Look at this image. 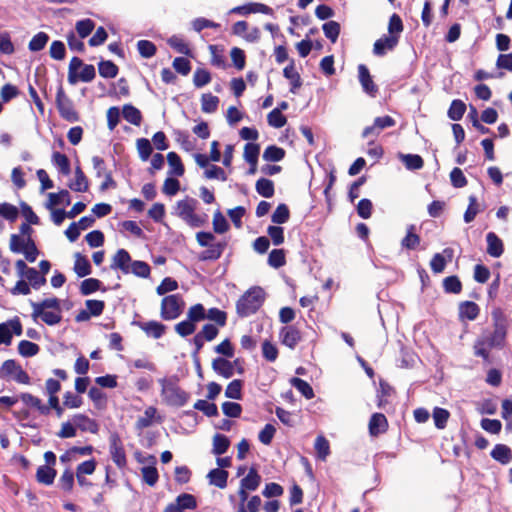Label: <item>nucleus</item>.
<instances>
[{"label": "nucleus", "mask_w": 512, "mask_h": 512, "mask_svg": "<svg viewBox=\"0 0 512 512\" xmlns=\"http://www.w3.org/2000/svg\"><path fill=\"white\" fill-rule=\"evenodd\" d=\"M167 161L172 170L169 172L172 175L181 177L185 173V168L180 156L176 152H169L167 154Z\"/></svg>", "instance_id": "c9c22d12"}, {"label": "nucleus", "mask_w": 512, "mask_h": 512, "mask_svg": "<svg viewBox=\"0 0 512 512\" xmlns=\"http://www.w3.org/2000/svg\"><path fill=\"white\" fill-rule=\"evenodd\" d=\"M73 422L75 426L82 432H90L97 434L99 431V425L95 419L88 417L85 414L79 413L73 416Z\"/></svg>", "instance_id": "4468645a"}, {"label": "nucleus", "mask_w": 512, "mask_h": 512, "mask_svg": "<svg viewBox=\"0 0 512 512\" xmlns=\"http://www.w3.org/2000/svg\"><path fill=\"white\" fill-rule=\"evenodd\" d=\"M83 405V398L77 393L67 391L63 395V406L69 409L80 408Z\"/></svg>", "instance_id": "e2e57ef3"}, {"label": "nucleus", "mask_w": 512, "mask_h": 512, "mask_svg": "<svg viewBox=\"0 0 512 512\" xmlns=\"http://www.w3.org/2000/svg\"><path fill=\"white\" fill-rule=\"evenodd\" d=\"M228 476L229 473L220 468L210 470L207 475L210 484H213L220 489H224L227 486Z\"/></svg>", "instance_id": "393cba45"}, {"label": "nucleus", "mask_w": 512, "mask_h": 512, "mask_svg": "<svg viewBox=\"0 0 512 512\" xmlns=\"http://www.w3.org/2000/svg\"><path fill=\"white\" fill-rule=\"evenodd\" d=\"M156 415H157L156 407H154V406L147 407L144 411V415L140 416L137 419V421L135 423V429L142 431L143 429L150 427L154 421L161 422V420H162L161 417L158 416L156 418Z\"/></svg>", "instance_id": "6ab92c4d"}, {"label": "nucleus", "mask_w": 512, "mask_h": 512, "mask_svg": "<svg viewBox=\"0 0 512 512\" xmlns=\"http://www.w3.org/2000/svg\"><path fill=\"white\" fill-rule=\"evenodd\" d=\"M291 385L296 388L306 399H312L314 397V391L311 385L298 377H293L290 380Z\"/></svg>", "instance_id": "79ce46f5"}, {"label": "nucleus", "mask_w": 512, "mask_h": 512, "mask_svg": "<svg viewBox=\"0 0 512 512\" xmlns=\"http://www.w3.org/2000/svg\"><path fill=\"white\" fill-rule=\"evenodd\" d=\"M487 253L492 257H500L503 253V243L501 239L494 233L489 232L486 235Z\"/></svg>", "instance_id": "5701e85b"}, {"label": "nucleus", "mask_w": 512, "mask_h": 512, "mask_svg": "<svg viewBox=\"0 0 512 512\" xmlns=\"http://www.w3.org/2000/svg\"><path fill=\"white\" fill-rule=\"evenodd\" d=\"M55 104L60 117L65 121L74 123L80 120L79 113L75 109L73 101L65 93L62 85L57 89Z\"/></svg>", "instance_id": "423d86ee"}, {"label": "nucleus", "mask_w": 512, "mask_h": 512, "mask_svg": "<svg viewBox=\"0 0 512 512\" xmlns=\"http://www.w3.org/2000/svg\"><path fill=\"white\" fill-rule=\"evenodd\" d=\"M491 457L501 464H508L512 460V451L507 445L497 444L491 451Z\"/></svg>", "instance_id": "c85d7f7f"}, {"label": "nucleus", "mask_w": 512, "mask_h": 512, "mask_svg": "<svg viewBox=\"0 0 512 512\" xmlns=\"http://www.w3.org/2000/svg\"><path fill=\"white\" fill-rule=\"evenodd\" d=\"M20 399L26 406L37 409L42 415L49 414V407L43 405L41 399L32 395L31 393H21Z\"/></svg>", "instance_id": "a878e982"}, {"label": "nucleus", "mask_w": 512, "mask_h": 512, "mask_svg": "<svg viewBox=\"0 0 512 512\" xmlns=\"http://www.w3.org/2000/svg\"><path fill=\"white\" fill-rule=\"evenodd\" d=\"M359 81L363 90L371 97H375L378 93V87L374 83L367 66H359Z\"/></svg>", "instance_id": "f3484780"}, {"label": "nucleus", "mask_w": 512, "mask_h": 512, "mask_svg": "<svg viewBox=\"0 0 512 512\" xmlns=\"http://www.w3.org/2000/svg\"><path fill=\"white\" fill-rule=\"evenodd\" d=\"M232 13L247 15L250 13H263L267 15L273 14V9L262 3H249L242 6H237L231 10Z\"/></svg>", "instance_id": "a211bd4d"}, {"label": "nucleus", "mask_w": 512, "mask_h": 512, "mask_svg": "<svg viewBox=\"0 0 512 512\" xmlns=\"http://www.w3.org/2000/svg\"><path fill=\"white\" fill-rule=\"evenodd\" d=\"M75 261H74V272L80 278L88 276L92 272V267L86 256L81 253H75Z\"/></svg>", "instance_id": "4be33fe9"}, {"label": "nucleus", "mask_w": 512, "mask_h": 512, "mask_svg": "<svg viewBox=\"0 0 512 512\" xmlns=\"http://www.w3.org/2000/svg\"><path fill=\"white\" fill-rule=\"evenodd\" d=\"M281 344L293 350L302 341V333L295 325H286L279 331Z\"/></svg>", "instance_id": "9d476101"}, {"label": "nucleus", "mask_w": 512, "mask_h": 512, "mask_svg": "<svg viewBox=\"0 0 512 512\" xmlns=\"http://www.w3.org/2000/svg\"><path fill=\"white\" fill-rule=\"evenodd\" d=\"M197 206L198 201L195 198L186 196L184 199L177 201L175 214L190 227H201L206 223V215L197 214L195 212Z\"/></svg>", "instance_id": "7ed1b4c3"}, {"label": "nucleus", "mask_w": 512, "mask_h": 512, "mask_svg": "<svg viewBox=\"0 0 512 512\" xmlns=\"http://www.w3.org/2000/svg\"><path fill=\"white\" fill-rule=\"evenodd\" d=\"M211 54V64H225L226 50L223 45L211 44L208 46Z\"/></svg>", "instance_id": "09e8293b"}, {"label": "nucleus", "mask_w": 512, "mask_h": 512, "mask_svg": "<svg viewBox=\"0 0 512 512\" xmlns=\"http://www.w3.org/2000/svg\"><path fill=\"white\" fill-rule=\"evenodd\" d=\"M95 75V66H69L68 82L71 85H75L79 81L91 82Z\"/></svg>", "instance_id": "1a4fd4ad"}, {"label": "nucleus", "mask_w": 512, "mask_h": 512, "mask_svg": "<svg viewBox=\"0 0 512 512\" xmlns=\"http://www.w3.org/2000/svg\"><path fill=\"white\" fill-rule=\"evenodd\" d=\"M283 73H284V76L290 80V83H291L290 92L296 93V90L299 89L302 85L300 73L296 69V66H285Z\"/></svg>", "instance_id": "e433bc0d"}, {"label": "nucleus", "mask_w": 512, "mask_h": 512, "mask_svg": "<svg viewBox=\"0 0 512 512\" xmlns=\"http://www.w3.org/2000/svg\"><path fill=\"white\" fill-rule=\"evenodd\" d=\"M261 483V476L255 467H251L248 474L242 478L240 485L250 491H255Z\"/></svg>", "instance_id": "cd10ccee"}, {"label": "nucleus", "mask_w": 512, "mask_h": 512, "mask_svg": "<svg viewBox=\"0 0 512 512\" xmlns=\"http://www.w3.org/2000/svg\"><path fill=\"white\" fill-rule=\"evenodd\" d=\"M24 277L28 280L29 285L36 290L46 284V277L33 267L28 269Z\"/></svg>", "instance_id": "a19ab883"}, {"label": "nucleus", "mask_w": 512, "mask_h": 512, "mask_svg": "<svg viewBox=\"0 0 512 512\" xmlns=\"http://www.w3.org/2000/svg\"><path fill=\"white\" fill-rule=\"evenodd\" d=\"M151 268L148 263L140 260H135L131 263L130 273L141 278L149 277Z\"/></svg>", "instance_id": "0e129e2a"}, {"label": "nucleus", "mask_w": 512, "mask_h": 512, "mask_svg": "<svg viewBox=\"0 0 512 512\" xmlns=\"http://www.w3.org/2000/svg\"><path fill=\"white\" fill-rule=\"evenodd\" d=\"M267 122L271 127L282 128L286 125L287 118L280 113V109H273L267 115Z\"/></svg>", "instance_id": "052dcab7"}, {"label": "nucleus", "mask_w": 512, "mask_h": 512, "mask_svg": "<svg viewBox=\"0 0 512 512\" xmlns=\"http://www.w3.org/2000/svg\"><path fill=\"white\" fill-rule=\"evenodd\" d=\"M479 314V307L472 301L462 302L459 305V316L460 318L467 320H474Z\"/></svg>", "instance_id": "c756f323"}, {"label": "nucleus", "mask_w": 512, "mask_h": 512, "mask_svg": "<svg viewBox=\"0 0 512 512\" xmlns=\"http://www.w3.org/2000/svg\"><path fill=\"white\" fill-rule=\"evenodd\" d=\"M95 28L93 20L87 18L76 22L75 29L80 38L89 36Z\"/></svg>", "instance_id": "bf43d9fd"}, {"label": "nucleus", "mask_w": 512, "mask_h": 512, "mask_svg": "<svg viewBox=\"0 0 512 512\" xmlns=\"http://www.w3.org/2000/svg\"><path fill=\"white\" fill-rule=\"evenodd\" d=\"M132 259L127 250L121 248L118 249L115 255L112 258V263L110 265L111 269H119L124 274L130 273V266L132 263Z\"/></svg>", "instance_id": "f8f14e48"}, {"label": "nucleus", "mask_w": 512, "mask_h": 512, "mask_svg": "<svg viewBox=\"0 0 512 512\" xmlns=\"http://www.w3.org/2000/svg\"><path fill=\"white\" fill-rule=\"evenodd\" d=\"M324 35L332 42L335 43L340 34V24L336 21H328L322 26Z\"/></svg>", "instance_id": "864d4df0"}, {"label": "nucleus", "mask_w": 512, "mask_h": 512, "mask_svg": "<svg viewBox=\"0 0 512 512\" xmlns=\"http://www.w3.org/2000/svg\"><path fill=\"white\" fill-rule=\"evenodd\" d=\"M290 218V210L284 203L279 204L271 216V221L281 225L286 223Z\"/></svg>", "instance_id": "de8ad7c7"}, {"label": "nucleus", "mask_w": 512, "mask_h": 512, "mask_svg": "<svg viewBox=\"0 0 512 512\" xmlns=\"http://www.w3.org/2000/svg\"><path fill=\"white\" fill-rule=\"evenodd\" d=\"M265 300L261 287H252L246 291L236 303L237 314L240 317H248L256 313Z\"/></svg>", "instance_id": "20e7f679"}, {"label": "nucleus", "mask_w": 512, "mask_h": 512, "mask_svg": "<svg viewBox=\"0 0 512 512\" xmlns=\"http://www.w3.org/2000/svg\"><path fill=\"white\" fill-rule=\"evenodd\" d=\"M403 29L404 27L401 17L398 14L394 13L389 19L388 35L398 37L399 39Z\"/></svg>", "instance_id": "69168bd1"}, {"label": "nucleus", "mask_w": 512, "mask_h": 512, "mask_svg": "<svg viewBox=\"0 0 512 512\" xmlns=\"http://www.w3.org/2000/svg\"><path fill=\"white\" fill-rule=\"evenodd\" d=\"M226 246H227L226 241L217 242V243L208 245L207 246L208 248L199 254V260L200 261H216V260H218L222 256Z\"/></svg>", "instance_id": "2eb2a0df"}, {"label": "nucleus", "mask_w": 512, "mask_h": 512, "mask_svg": "<svg viewBox=\"0 0 512 512\" xmlns=\"http://www.w3.org/2000/svg\"><path fill=\"white\" fill-rule=\"evenodd\" d=\"M219 105V98L211 93H205L201 96V110L204 113H214Z\"/></svg>", "instance_id": "ea45409f"}, {"label": "nucleus", "mask_w": 512, "mask_h": 512, "mask_svg": "<svg viewBox=\"0 0 512 512\" xmlns=\"http://www.w3.org/2000/svg\"><path fill=\"white\" fill-rule=\"evenodd\" d=\"M150 459L152 460L153 465L142 467L141 474L143 481L147 485L153 487L158 482L159 474L157 468L155 467L156 458L154 456H150Z\"/></svg>", "instance_id": "bb28decb"}, {"label": "nucleus", "mask_w": 512, "mask_h": 512, "mask_svg": "<svg viewBox=\"0 0 512 512\" xmlns=\"http://www.w3.org/2000/svg\"><path fill=\"white\" fill-rule=\"evenodd\" d=\"M193 407L194 409L203 412L207 417H216L219 414L216 404L209 403L206 400H197Z\"/></svg>", "instance_id": "603ef678"}, {"label": "nucleus", "mask_w": 512, "mask_h": 512, "mask_svg": "<svg viewBox=\"0 0 512 512\" xmlns=\"http://www.w3.org/2000/svg\"><path fill=\"white\" fill-rule=\"evenodd\" d=\"M178 382L175 376L159 380L163 401L166 405L177 408L183 407L190 400V393L182 389Z\"/></svg>", "instance_id": "f03ea898"}, {"label": "nucleus", "mask_w": 512, "mask_h": 512, "mask_svg": "<svg viewBox=\"0 0 512 512\" xmlns=\"http://www.w3.org/2000/svg\"><path fill=\"white\" fill-rule=\"evenodd\" d=\"M139 327L148 335L155 339H159L165 333V325L157 321L140 322Z\"/></svg>", "instance_id": "b1692460"}, {"label": "nucleus", "mask_w": 512, "mask_h": 512, "mask_svg": "<svg viewBox=\"0 0 512 512\" xmlns=\"http://www.w3.org/2000/svg\"><path fill=\"white\" fill-rule=\"evenodd\" d=\"M230 447V440L224 434H215L213 437V448L212 453L220 456L227 452Z\"/></svg>", "instance_id": "72a5a7b5"}, {"label": "nucleus", "mask_w": 512, "mask_h": 512, "mask_svg": "<svg viewBox=\"0 0 512 512\" xmlns=\"http://www.w3.org/2000/svg\"><path fill=\"white\" fill-rule=\"evenodd\" d=\"M314 448L316 450L317 457L323 461L326 460L327 456L330 454L329 441L323 435L316 437Z\"/></svg>", "instance_id": "37998d69"}, {"label": "nucleus", "mask_w": 512, "mask_h": 512, "mask_svg": "<svg viewBox=\"0 0 512 512\" xmlns=\"http://www.w3.org/2000/svg\"><path fill=\"white\" fill-rule=\"evenodd\" d=\"M414 230V225H410L406 236L401 241V245L406 249L413 250L420 244V237Z\"/></svg>", "instance_id": "8fccbe9b"}, {"label": "nucleus", "mask_w": 512, "mask_h": 512, "mask_svg": "<svg viewBox=\"0 0 512 512\" xmlns=\"http://www.w3.org/2000/svg\"><path fill=\"white\" fill-rule=\"evenodd\" d=\"M242 386L243 382L240 379H235L231 381L226 389H225V396L227 398L236 399L239 400L242 398Z\"/></svg>", "instance_id": "6e6d98bb"}, {"label": "nucleus", "mask_w": 512, "mask_h": 512, "mask_svg": "<svg viewBox=\"0 0 512 512\" xmlns=\"http://www.w3.org/2000/svg\"><path fill=\"white\" fill-rule=\"evenodd\" d=\"M56 470L49 466H40L36 472V479L39 483L44 485H51L56 477Z\"/></svg>", "instance_id": "2f4dec72"}, {"label": "nucleus", "mask_w": 512, "mask_h": 512, "mask_svg": "<svg viewBox=\"0 0 512 512\" xmlns=\"http://www.w3.org/2000/svg\"><path fill=\"white\" fill-rule=\"evenodd\" d=\"M187 318H189L195 325L196 323L206 319V309L201 303H197L192 305L187 313Z\"/></svg>", "instance_id": "13d9d810"}, {"label": "nucleus", "mask_w": 512, "mask_h": 512, "mask_svg": "<svg viewBox=\"0 0 512 512\" xmlns=\"http://www.w3.org/2000/svg\"><path fill=\"white\" fill-rule=\"evenodd\" d=\"M136 147L139 157L142 161H147L153 152V147L147 138H139L136 141Z\"/></svg>", "instance_id": "4d7b16f0"}, {"label": "nucleus", "mask_w": 512, "mask_h": 512, "mask_svg": "<svg viewBox=\"0 0 512 512\" xmlns=\"http://www.w3.org/2000/svg\"><path fill=\"white\" fill-rule=\"evenodd\" d=\"M40 351L38 344L28 341L21 340L18 344V352L22 357H33Z\"/></svg>", "instance_id": "a18cd8bd"}, {"label": "nucleus", "mask_w": 512, "mask_h": 512, "mask_svg": "<svg viewBox=\"0 0 512 512\" xmlns=\"http://www.w3.org/2000/svg\"><path fill=\"white\" fill-rule=\"evenodd\" d=\"M206 319L213 321L218 327H224L227 323V313L219 308L213 307L206 311Z\"/></svg>", "instance_id": "c03bdc74"}, {"label": "nucleus", "mask_w": 512, "mask_h": 512, "mask_svg": "<svg viewBox=\"0 0 512 512\" xmlns=\"http://www.w3.org/2000/svg\"><path fill=\"white\" fill-rule=\"evenodd\" d=\"M268 264L278 269L286 264L285 251L283 249H273L268 256Z\"/></svg>", "instance_id": "5fc2aeb1"}, {"label": "nucleus", "mask_w": 512, "mask_h": 512, "mask_svg": "<svg viewBox=\"0 0 512 512\" xmlns=\"http://www.w3.org/2000/svg\"><path fill=\"white\" fill-rule=\"evenodd\" d=\"M32 318H40L46 325L54 326L62 321V308L57 297L45 298L40 302H31Z\"/></svg>", "instance_id": "f257e3e1"}, {"label": "nucleus", "mask_w": 512, "mask_h": 512, "mask_svg": "<svg viewBox=\"0 0 512 512\" xmlns=\"http://www.w3.org/2000/svg\"><path fill=\"white\" fill-rule=\"evenodd\" d=\"M123 117L129 123L139 126L142 122V114L138 108L131 104H125L122 109Z\"/></svg>", "instance_id": "473e14b6"}, {"label": "nucleus", "mask_w": 512, "mask_h": 512, "mask_svg": "<svg viewBox=\"0 0 512 512\" xmlns=\"http://www.w3.org/2000/svg\"><path fill=\"white\" fill-rule=\"evenodd\" d=\"M88 396L97 408L101 409L106 405V394L100 388L91 387L88 391Z\"/></svg>", "instance_id": "338daca9"}, {"label": "nucleus", "mask_w": 512, "mask_h": 512, "mask_svg": "<svg viewBox=\"0 0 512 512\" xmlns=\"http://www.w3.org/2000/svg\"><path fill=\"white\" fill-rule=\"evenodd\" d=\"M259 153V144L247 143L244 146V158L250 164V166H257Z\"/></svg>", "instance_id": "49530a36"}, {"label": "nucleus", "mask_w": 512, "mask_h": 512, "mask_svg": "<svg viewBox=\"0 0 512 512\" xmlns=\"http://www.w3.org/2000/svg\"><path fill=\"white\" fill-rule=\"evenodd\" d=\"M52 163L59 168L60 173L63 175L67 176L70 174V160L65 154L57 151L53 152Z\"/></svg>", "instance_id": "4c0bfd02"}, {"label": "nucleus", "mask_w": 512, "mask_h": 512, "mask_svg": "<svg viewBox=\"0 0 512 512\" xmlns=\"http://www.w3.org/2000/svg\"><path fill=\"white\" fill-rule=\"evenodd\" d=\"M68 187L75 192L88 191L89 181L80 165L75 167V179L68 183Z\"/></svg>", "instance_id": "412c9836"}, {"label": "nucleus", "mask_w": 512, "mask_h": 512, "mask_svg": "<svg viewBox=\"0 0 512 512\" xmlns=\"http://www.w3.org/2000/svg\"><path fill=\"white\" fill-rule=\"evenodd\" d=\"M20 365L13 359L5 360L0 367V378L7 379L15 376Z\"/></svg>", "instance_id": "680f3d73"}, {"label": "nucleus", "mask_w": 512, "mask_h": 512, "mask_svg": "<svg viewBox=\"0 0 512 512\" xmlns=\"http://www.w3.org/2000/svg\"><path fill=\"white\" fill-rule=\"evenodd\" d=\"M49 203L47 204V208L51 209L53 206L59 205L60 203H64L65 205H69L71 203L70 194L67 190L63 189L59 193H49Z\"/></svg>", "instance_id": "3c124183"}, {"label": "nucleus", "mask_w": 512, "mask_h": 512, "mask_svg": "<svg viewBox=\"0 0 512 512\" xmlns=\"http://www.w3.org/2000/svg\"><path fill=\"white\" fill-rule=\"evenodd\" d=\"M369 433L371 436H378L388 429V421L384 414L374 413L369 420Z\"/></svg>", "instance_id": "dca6fc26"}, {"label": "nucleus", "mask_w": 512, "mask_h": 512, "mask_svg": "<svg viewBox=\"0 0 512 512\" xmlns=\"http://www.w3.org/2000/svg\"><path fill=\"white\" fill-rule=\"evenodd\" d=\"M212 369L216 374L226 379H229L234 375L232 362L224 357H217L213 359Z\"/></svg>", "instance_id": "aec40b11"}, {"label": "nucleus", "mask_w": 512, "mask_h": 512, "mask_svg": "<svg viewBox=\"0 0 512 512\" xmlns=\"http://www.w3.org/2000/svg\"><path fill=\"white\" fill-rule=\"evenodd\" d=\"M167 44L177 53L190 57L193 61H197L193 50L190 48L189 42L179 35H173L167 40Z\"/></svg>", "instance_id": "9b49d317"}, {"label": "nucleus", "mask_w": 512, "mask_h": 512, "mask_svg": "<svg viewBox=\"0 0 512 512\" xmlns=\"http://www.w3.org/2000/svg\"><path fill=\"white\" fill-rule=\"evenodd\" d=\"M398 42V37L383 35L374 43L373 53L377 56H383L389 51H392L397 46Z\"/></svg>", "instance_id": "ddd939ff"}, {"label": "nucleus", "mask_w": 512, "mask_h": 512, "mask_svg": "<svg viewBox=\"0 0 512 512\" xmlns=\"http://www.w3.org/2000/svg\"><path fill=\"white\" fill-rule=\"evenodd\" d=\"M256 192L265 198H271L274 196L275 187L274 182L268 178H260L255 184Z\"/></svg>", "instance_id": "7c9ffc66"}, {"label": "nucleus", "mask_w": 512, "mask_h": 512, "mask_svg": "<svg viewBox=\"0 0 512 512\" xmlns=\"http://www.w3.org/2000/svg\"><path fill=\"white\" fill-rule=\"evenodd\" d=\"M211 73L204 68H197L193 75L195 87L201 88L211 82Z\"/></svg>", "instance_id": "774afa93"}, {"label": "nucleus", "mask_w": 512, "mask_h": 512, "mask_svg": "<svg viewBox=\"0 0 512 512\" xmlns=\"http://www.w3.org/2000/svg\"><path fill=\"white\" fill-rule=\"evenodd\" d=\"M102 282L96 278H87L83 280L80 284V293L83 296L90 295L98 290H101ZM102 291H106V288H103Z\"/></svg>", "instance_id": "58836bf2"}, {"label": "nucleus", "mask_w": 512, "mask_h": 512, "mask_svg": "<svg viewBox=\"0 0 512 512\" xmlns=\"http://www.w3.org/2000/svg\"><path fill=\"white\" fill-rule=\"evenodd\" d=\"M109 453L115 465L122 469L127 465L126 452L120 435L113 432L109 436Z\"/></svg>", "instance_id": "6e6552de"}, {"label": "nucleus", "mask_w": 512, "mask_h": 512, "mask_svg": "<svg viewBox=\"0 0 512 512\" xmlns=\"http://www.w3.org/2000/svg\"><path fill=\"white\" fill-rule=\"evenodd\" d=\"M9 249L16 254H23L28 262H35L39 250L32 237H23L18 234H12L9 241Z\"/></svg>", "instance_id": "39448f33"}, {"label": "nucleus", "mask_w": 512, "mask_h": 512, "mask_svg": "<svg viewBox=\"0 0 512 512\" xmlns=\"http://www.w3.org/2000/svg\"><path fill=\"white\" fill-rule=\"evenodd\" d=\"M286 151L276 145H269L263 152V159L267 162H279L284 159Z\"/></svg>", "instance_id": "f704fd0d"}, {"label": "nucleus", "mask_w": 512, "mask_h": 512, "mask_svg": "<svg viewBox=\"0 0 512 512\" xmlns=\"http://www.w3.org/2000/svg\"><path fill=\"white\" fill-rule=\"evenodd\" d=\"M185 302L180 294L165 296L161 301L160 315L164 320L178 318L184 309Z\"/></svg>", "instance_id": "0eeeda50"}]
</instances>
